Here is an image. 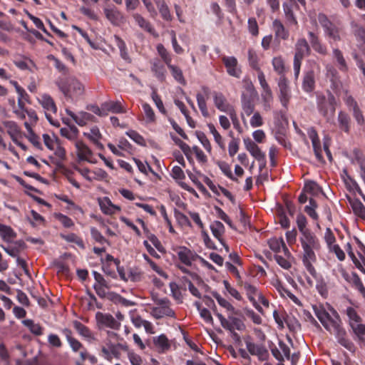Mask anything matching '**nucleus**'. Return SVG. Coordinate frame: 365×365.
<instances>
[{
    "mask_svg": "<svg viewBox=\"0 0 365 365\" xmlns=\"http://www.w3.org/2000/svg\"><path fill=\"white\" fill-rule=\"evenodd\" d=\"M189 249L186 247H180L178 255L179 259L187 266H191L192 262L190 260V254L187 252Z\"/></svg>",
    "mask_w": 365,
    "mask_h": 365,
    "instance_id": "obj_34",
    "label": "nucleus"
},
{
    "mask_svg": "<svg viewBox=\"0 0 365 365\" xmlns=\"http://www.w3.org/2000/svg\"><path fill=\"white\" fill-rule=\"evenodd\" d=\"M352 277L353 284L365 298V287H364L361 279L356 272H352Z\"/></svg>",
    "mask_w": 365,
    "mask_h": 365,
    "instance_id": "obj_53",
    "label": "nucleus"
},
{
    "mask_svg": "<svg viewBox=\"0 0 365 365\" xmlns=\"http://www.w3.org/2000/svg\"><path fill=\"white\" fill-rule=\"evenodd\" d=\"M307 223L306 217L302 213H299L297 217V224L301 233L310 231L309 229L306 228Z\"/></svg>",
    "mask_w": 365,
    "mask_h": 365,
    "instance_id": "obj_52",
    "label": "nucleus"
},
{
    "mask_svg": "<svg viewBox=\"0 0 365 365\" xmlns=\"http://www.w3.org/2000/svg\"><path fill=\"white\" fill-rule=\"evenodd\" d=\"M277 215L279 218V223L282 227L287 229L289 227V220L286 216L284 210L282 205L279 206L277 208Z\"/></svg>",
    "mask_w": 365,
    "mask_h": 365,
    "instance_id": "obj_43",
    "label": "nucleus"
},
{
    "mask_svg": "<svg viewBox=\"0 0 365 365\" xmlns=\"http://www.w3.org/2000/svg\"><path fill=\"white\" fill-rule=\"evenodd\" d=\"M170 291L172 292V296L176 299L182 302V294L180 291L179 290L180 287L178 284H177L175 282H170Z\"/></svg>",
    "mask_w": 365,
    "mask_h": 365,
    "instance_id": "obj_61",
    "label": "nucleus"
},
{
    "mask_svg": "<svg viewBox=\"0 0 365 365\" xmlns=\"http://www.w3.org/2000/svg\"><path fill=\"white\" fill-rule=\"evenodd\" d=\"M134 18L141 28H143L146 31L151 32L153 30L151 25L143 16L139 14H135L134 15Z\"/></svg>",
    "mask_w": 365,
    "mask_h": 365,
    "instance_id": "obj_57",
    "label": "nucleus"
},
{
    "mask_svg": "<svg viewBox=\"0 0 365 365\" xmlns=\"http://www.w3.org/2000/svg\"><path fill=\"white\" fill-rule=\"evenodd\" d=\"M256 355L258 356L259 361H266L269 358L268 351L263 345H259V346H257Z\"/></svg>",
    "mask_w": 365,
    "mask_h": 365,
    "instance_id": "obj_63",
    "label": "nucleus"
},
{
    "mask_svg": "<svg viewBox=\"0 0 365 365\" xmlns=\"http://www.w3.org/2000/svg\"><path fill=\"white\" fill-rule=\"evenodd\" d=\"M217 165L219 166V168H220V170H222V172L227 177L229 178L230 179H231L233 181H237V178H235L231 170H230V165L225 163V162H222V161H218L217 163Z\"/></svg>",
    "mask_w": 365,
    "mask_h": 365,
    "instance_id": "obj_44",
    "label": "nucleus"
},
{
    "mask_svg": "<svg viewBox=\"0 0 365 365\" xmlns=\"http://www.w3.org/2000/svg\"><path fill=\"white\" fill-rule=\"evenodd\" d=\"M63 331L66 334L67 341H68L73 351H78L81 348H82V344L79 341L71 336V330L66 329Z\"/></svg>",
    "mask_w": 365,
    "mask_h": 365,
    "instance_id": "obj_31",
    "label": "nucleus"
},
{
    "mask_svg": "<svg viewBox=\"0 0 365 365\" xmlns=\"http://www.w3.org/2000/svg\"><path fill=\"white\" fill-rule=\"evenodd\" d=\"M331 326L334 328V334L338 340V342L349 351H354V344L351 341L346 337V332L345 329L341 327V325L336 321L333 322Z\"/></svg>",
    "mask_w": 365,
    "mask_h": 365,
    "instance_id": "obj_5",
    "label": "nucleus"
},
{
    "mask_svg": "<svg viewBox=\"0 0 365 365\" xmlns=\"http://www.w3.org/2000/svg\"><path fill=\"white\" fill-rule=\"evenodd\" d=\"M96 319L101 329L114 328V318L110 314L97 312Z\"/></svg>",
    "mask_w": 365,
    "mask_h": 365,
    "instance_id": "obj_10",
    "label": "nucleus"
},
{
    "mask_svg": "<svg viewBox=\"0 0 365 365\" xmlns=\"http://www.w3.org/2000/svg\"><path fill=\"white\" fill-rule=\"evenodd\" d=\"M331 73L332 75V77L331 78V88H332V90L334 91V93L336 95H339L340 92H341V89L342 88V84H341V81L338 79L337 76H336V71L334 69L333 71H331Z\"/></svg>",
    "mask_w": 365,
    "mask_h": 365,
    "instance_id": "obj_38",
    "label": "nucleus"
},
{
    "mask_svg": "<svg viewBox=\"0 0 365 365\" xmlns=\"http://www.w3.org/2000/svg\"><path fill=\"white\" fill-rule=\"evenodd\" d=\"M148 238L159 252H165L164 247L162 245L161 242L155 235L150 234L148 235Z\"/></svg>",
    "mask_w": 365,
    "mask_h": 365,
    "instance_id": "obj_64",
    "label": "nucleus"
},
{
    "mask_svg": "<svg viewBox=\"0 0 365 365\" xmlns=\"http://www.w3.org/2000/svg\"><path fill=\"white\" fill-rule=\"evenodd\" d=\"M152 98L153 101L155 102L157 108L159 109V110L163 113H166V110L164 108L163 103L162 100L160 99V97L158 95L157 92L155 91H153L151 94Z\"/></svg>",
    "mask_w": 365,
    "mask_h": 365,
    "instance_id": "obj_62",
    "label": "nucleus"
},
{
    "mask_svg": "<svg viewBox=\"0 0 365 365\" xmlns=\"http://www.w3.org/2000/svg\"><path fill=\"white\" fill-rule=\"evenodd\" d=\"M153 342L156 346H160L163 351L170 348L168 339L165 334H161L158 337L154 338Z\"/></svg>",
    "mask_w": 365,
    "mask_h": 365,
    "instance_id": "obj_37",
    "label": "nucleus"
},
{
    "mask_svg": "<svg viewBox=\"0 0 365 365\" xmlns=\"http://www.w3.org/2000/svg\"><path fill=\"white\" fill-rule=\"evenodd\" d=\"M213 97L215 106L221 111H227L228 105L225 104L226 99L224 95L221 93L214 92Z\"/></svg>",
    "mask_w": 365,
    "mask_h": 365,
    "instance_id": "obj_26",
    "label": "nucleus"
},
{
    "mask_svg": "<svg viewBox=\"0 0 365 365\" xmlns=\"http://www.w3.org/2000/svg\"><path fill=\"white\" fill-rule=\"evenodd\" d=\"M222 62L227 68V72L230 76L240 78L241 69L237 67V60L234 56H223L222 58Z\"/></svg>",
    "mask_w": 365,
    "mask_h": 365,
    "instance_id": "obj_6",
    "label": "nucleus"
},
{
    "mask_svg": "<svg viewBox=\"0 0 365 365\" xmlns=\"http://www.w3.org/2000/svg\"><path fill=\"white\" fill-rule=\"evenodd\" d=\"M75 147L76 148L78 158L80 160L91 162L92 152L84 143L81 140L76 141Z\"/></svg>",
    "mask_w": 365,
    "mask_h": 365,
    "instance_id": "obj_12",
    "label": "nucleus"
},
{
    "mask_svg": "<svg viewBox=\"0 0 365 365\" xmlns=\"http://www.w3.org/2000/svg\"><path fill=\"white\" fill-rule=\"evenodd\" d=\"M2 124L12 140L21 136V128L15 121L4 120Z\"/></svg>",
    "mask_w": 365,
    "mask_h": 365,
    "instance_id": "obj_14",
    "label": "nucleus"
},
{
    "mask_svg": "<svg viewBox=\"0 0 365 365\" xmlns=\"http://www.w3.org/2000/svg\"><path fill=\"white\" fill-rule=\"evenodd\" d=\"M279 89V98L282 106L287 108V104L290 99V94L289 92L288 81L284 76H281L278 82Z\"/></svg>",
    "mask_w": 365,
    "mask_h": 365,
    "instance_id": "obj_7",
    "label": "nucleus"
},
{
    "mask_svg": "<svg viewBox=\"0 0 365 365\" xmlns=\"http://www.w3.org/2000/svg\"><path fill=\"white\" fill-rule=\"evenodd\" d=\"M303 192H307L312 196H317L321 193L324 197H327L322 188L314 180H307L305 182Z\"/></svg>",
    "mask_w": 365,
    "mask_h": 365,
    "instance_id": "obj_18",
    "label": "nucleus"
},
{
    "mask_svg": "<svg viewBox=\"0 0 365 365\" xmlns=\"http://www.w3.org/2000/svg\"><path fill=\"white\" fill-rule=\"evenodd\" d=\"M210 133L213 135L215 142L219 145L221 148H224V144L222 138L220 134L215 129V125L212 123L207 124Z\"/></svg>",
    "mask_w": 365,
    "mask_h": 365,
    "instance_id": "obj_55",
    "label": "nucleus"
},
{
    "mask_svg": "<svg viewBox=\"0 0 365 365\" xmlns=\"http://www.w3.org/2000/svg\"><path fill=\"white\" fill-rule=\"evenodd\" d=\"M152 71L153 72H155V76H157L158 78H159L161 81H163L164 79L165 68H164V66L163 65L160 64V63L158 61L154 62L153 63Z\"/></svg>",
    "mask_w": 365,
    "mask_h": 365,
    "instance_id": "obj_51",
    "label": "nucleus"
},
{
    "mask_svg": "<svg viewBox=\"0 0 365 365\" xmlns=\"http://www.w3.org/2000/svg\"><path fill=\"white\" fill-rule=\"evenodd\" d=\"M88 110L99 116L107 115L108 112L114 111V102L105 103L99 108L95 105H91L87 107Z\"/></svg>",
    "mask_w": 365,
    "mask_h": 365,
    "instance_id": "obj_13",
    "label": "nucleus"
},
{
    "mask_svg": "<svg viewBox=\"0 0 365 365\" xmlns=\"http://www.w3.org/2000/svg\"><path fill=\"white\" fill-rule=\"evenodd\" d=\"M303 250H304V255L302 258V262L306 261H312V262H316L317 257L315 255V253L314 250V248L307 247V245L304 246Z\"/></svg>",
    "mask_w": 365,
    "mask_h": 365,
    "instance_id": "obj_41",
    "label": "nucleus"
},
{
    "mask_svg": "<svg viewBox=\"0 0 365 365\" xmlns=\"http://www.w3.org/2000/svg\"><path fill=\"white\" fill-rule=\"evenodd\" d=\"M55 83L64 96L71 100L77 98L83 93V85L74 78L60 76L56 80Z\"/></svg>",
    "mask_w": 365,
    "mask_h": 365,
    "instance_id": "obj_1",
    "label": "nucleus"
},
{
    "mask_svg": "<svg viewBox=\"0 0 365 365\" xmlns=\"http://www.w3.org/2000/svg\"><path fill=\"white\" fill-rule=\"evenodd\" d=\"M54 217L61 222L64 227L69 228L74 225L72 219L62 213H55Z\"/></svg>",
    "mask_w": 365,
    "mask_h": 365,
    "instance_id": "obj_36",
    "label": "nucleus"
},
{
    "mask_svg": "<svg viewBox=\"0 0 365 365\" xmlns=\"http://www.w3.org/2000/svg\"><path fill=\"white\" fill-rule=\"evenodd\" d=\"M74 327L78 332L83 337L88 339H93V334L91 330L82 323L79 322H75Z\"/></svg>",
    "mask_w": 365,
    "mask_h": 365,
    "instance_id": "obj_33",
    "label": "nucleus"
},
{
    "mask_svg": "<svg viewBox=\"0 0 365 365\" xmlns=\"http://www.w3.org/2000/svg\"><path fill=\"white\" fill-rule=\"evenodd\" d=\"M350 117L349 115L343 111L339 112L338 115V121L339 128L346 133L349 132L350 129Z\"/></svg>",
    "mask_w": 365,
    "mask_h": 365,
    "instance_id": "obj_22",
    "label": "nucleus"
},
{
    "mask_svg": "<svg viewBox=\"0 0 365 365\" xmlns=\"http://www.w3.org/2000/svg\"><path fill=\"white\" fill-rule=\"evenodd\" d=\"M93 288L101 298H106L110 301L114 300V293L108 292L110 287L93 286Z\"/></svg>",
    "mask_w": 365,
    "mask_h": 365,
    "instance_id": "obj_30",
    "label": "nucleus"
},
{
    "mask_svg": "<svg viewBox=\"0 0 365 365\" xmlns=\"http://www.w3.org/2000/svg\"><path fill=\"white\" fill-rule=\"evenodd\" d=\"M99 205L105 214L111 215L114 212V205L107 197L99 199Z\"/></svg>",
    "mask_w": 365,
    "mask_h": 365,
    "instance_id": "obj_24",
    "label": "nucleus"
},
{
    "mask_svg": "<svg viewBox=\"0 0 365 365\" xmlns=\"http://www.w3.org/2000/svg\"><path fill=\"white\" fill-rule=\"evenodd\" d=\"M88 137L93 142L96 147L99 149H102L103 145L99 142V139L101 138L99 129L97 127H93L89 133H85Z\"/></svg>",
    "mask_w": 365,
    "mask_h": 365,
    "instance_id": "obj_27",
    "label": "nucleus"
},
{
    "mask_svg": "<svg viewBox=\"0 0 365 365\" xmlns=\"http://www.w3.org/2000/svg\"><path fill=\"white\" fill-rule=\"evenodd\" d=\"M350 326L356 336L365 335V325L359 323L350 322Z\"/></svg>",
    "mask_w": 365,
    "mask_h": 365,
    "instance_id": "obj_59",
    "label": "nucleus"
},
{
    "mask_svg": "<svg viewBox=\"0 0 365 365\" xmlns=\"http://www.w3.org/2000/svg\"><path fill=\"white\" fill-rule=\"evenodd\" d=\"M181 280L187 284L188 289L193 296L199 299L202 298L201 294L198 289L193 285L192 282L187 277H182Z\"/></svg>",
    "mask_w": 365,
    "mask_h": 365,
    "instance_id": "obj_58",
    "label": "nucleus"
},
{
    "mask_svg": "<svg viewBox=\"0 0 365 365\" xmlns=\"http://www.w3.org/2000/svg\"><path fill=\"white\" fill-rule=\"evenodd\" d=\"M314 73L313 71H307L303 79L302 87L306 92H312L314 88Z\"/></svg>",
    "mask_w": 365,
    "mask_h": 365,
    "instance_id": "obj_19",
    "label": "nucleus"
},
{
    "mask_svg": "<svg viewBox=\"0 0 365 365\" xmlns=\"http://www.w3.org/2000/svg\"><path fill=\"white\" fill-rule=\"evenodd\" d=\"M143 278V273L138 268L129 269L128 272V279L132 282H140Z\"/></svg>",
    "mask_w": 365,
    "mask_h": 365,
    "instance_id": "obj_47",
    "label": "nucleus"
},
{
    "mask_svg": "<svg viewBox=\"0 0 365 365\" xmlns=\"http://www.w3.org/2000/svg\"><path fill=\"white\" fill-rule=\"evenodd\" d=\"M211 294L217 299L221 307L225 308L229 312L234 310V307L226 299L222 298L216 291H212Z\"/></svg>",
    "mask_w": 365,
    "mask_h": 365,
    "instance_id": "obj_40",
    "label": "nucleus"
},
{
    "mask_svg": "<svg viewBox=\"0 0 365 365\" xmlns=\"http://www.w3.org/2000/svg\"><path fill=\"white\" fill-rule=\"evenodd\" d=\"M115 41L117 43V46L119 48L120 51V57L127 63H130L132 62V59L130 57L128 50L125 46V42L120 39L119 37L115 36Z\"/></svg>",
    "mask_w": 365,
    "mask_h": 365,
    "instance_id": "obj_21",
    "label": "nucleus"
},
{
    "mask_svg": "<svg viewBox=\"0 0 365 365\" xmlns=\"http://www.w3.org/2000/svg\"><path fill=\"white\" fill-rule=\"evenodd\" d=\"M309 34L310 36V43L312 46L313 48L315 51H317L321 53H323L324 52V49L321 46L318 38L315 36V34L313 32H309Z\"/></svg>",
    "mask_w": 365,
    "mask_h": 365,
    "instance_id": "obj_54",
    "label": "nucleus"
},
{
    "mask_svg": "<svg viewBox=\"0 0 365 365\" xmlns=\"http://www.w3.org/2000/svg\"><path fill=\"white\" fill-rule=\"evenodd\" d=\"M66 112L80 126H83L89 122H94L96 120L95 116L87 112H80L78 114H75L68 108L66 109Z\"/></svg>",
    "mask_w": 365,
    "mask_h": 365,
    "instance_id": "obj_8",
    "label": "nucleus"
},
{
    "mask_svg": "<svg viewBox=\"0 0 365 365\" xmlns=\"http://www.w3.org/2000/svg\"><path fill=\"white\" fill-rule=\"evenodd\" d=\"M168 67L170 70L171 73H172L173 76L174 77V78L177 81H178L180 83L185 85V80L183 77L182 70L180 68H178V66H173L171 64H169L168 66Z\"/></svg>",
    "mask_w": 365,
    "mask_h": 365,
    "instance_id": "obj_35",
    "label": "nucleus"
},
{
    "mask_svg": "<svg viewBox=\"0 0 365 365\" xmlns=\"http://www.w3.org/2000/svg\"><path fill=\"white\" fill-rule=\"evenodd\" d=\"M39 103L45 110V115L49 123L55 126H60V123L57 120H54L50 113H56L57 107L51 96L48 94H43L38 99Z\"/></svg>",
    "mask_w": 365,
    "mask_h": 365,
    "instance_id": "obj_4",
    "label": "nucleus"
},
{
    "mask_svg": "<svg viewBox=\"0 0 365 365\" xmlns=\"http://www.w3.org/2000/svg\"><path fill=\"white\" fill-rule=\"evenodd\" d=\"M210 230L213 236L218 240L222 239V235L225 233V228L221 222L215 220L213 224L210 225Z\"/></svg>",
    "mask_w": 365,
    "mask_h": 365,
    "instance_id": "obj_23",
    "label": "nucleus"
},
{
    "mask_svg": "<svg viewBox=\"0 0 365 365\" xmlns=\"http://www.w3.org/2000/svg\"><path fill=\"white\" fill-rule=\"evenodd\" d=\"M195 135L197 138V139L199 140V141L202 143V145H203L205 149L207 152L210 153L211 150H212V147H211L210 140L207 139L205 134L202 131L197 130V131H195Z\"/></svg>",
    "mask_w": 365,
    "mask_h": 365,
    "instance_id": "obj_42",
    "label": "nucleus"
},
{
    "mask_svg": "<svg viewBox=\"0 0 365 365\" xmlns=\"http://www.w3.org/2000/svg\"><path fill=\"white\" fill-rule=\"evenodd\" d=\"M272 65L274 70L279 73H283L284 71V61L280 57H275L272 60Z\"/></svg>",
    "mask_w": 365,
    "mask_h": 365,
    "instance_id": "obj_60",
    "label": "nucleus"
},
{
    "mask_svg": "<svg viewBox=\"0 0 365 365\" xmlns=\"http://www.w3.org/2000/svg\"><path fill=\"white\" fill-rule=\"evenodd\" d=\"M197 101L200 110L204 117H208L209 113L207 108L206 101L205 97L201 93L197 94Z\"/></svg>",
    "mask_w": 365,
    "mask_h": 365,
    "instance_id": "obj_45",
    "label": "nucleus"
},
{
    "mask_svg": "<svg viewBox=\"0 0 365 365\" xmlns=\"http://www.w3.org/2000/svg\"><path fill=\"white\" fill-rule=\"evenodd\" d=\"M133 322L136 327H140L143 325L148 333L153 334V326L149 322L143 319L140 317H138L133 320Z\"/></svg>",
    "mask_w": 365,
    "mask_h": 365,
    "instance_id": "obj_46",
    "label": "nucleus"
},
{
    "mask_svg": "<svg viewBox=\"0 0 365 365\" xmlns=\"http://www.w3.org/2000/svg\"><path fill=\"white\" fill-rule=\"evenodd\" d=\"M347 200L353 210L354 213L365 220V207L357 198H351L347 196Z\"/></svg>",
    "mask_w": 365,
    "mask_h": 365,
    "instance_id": "obj_16",
    "label": "nucleus"
},
{
    "mask_svg": "<svg viewBox=\"0 0 365 365\" xmlns=\"http://www.w3.org/2000/svg\"><path fill=\"white\" fill-rule=\"evenodd\" d=\"M60 237H61V238L66 240V242H73V243L76 244L78 247H80L81 248H82V249L85 248V245H84L83 240L81 237H79L77 235H76L75 233H70L68 235L61 233V234H60Z\"/></svg>",
    "mask_w": 365,
    "mask_h": 365,
    "instance_id": "obj_29",
    "label": "nucleus"
},
{
    "mask_svg": "<svg viewBox=\"0 0 365 365\" xmlns=\"http://www.w3.org/2000/svg\"><path fill=\"white\" fill-rule=\"evenodd\" d=\"M334 56L335 58L336 59L338 63L339 64L340 70L341 71H346L347 70V66L345 59L344 58V56L342 55V53L340 50L338 48H336L333 51Z\"/></svg>",
    "mask_w": 365,
    "mask_h": 365,
    "instance_id": "obj_48",
    "label": "nucleus"
},
{
    "mask_svg": "<svg viewBox=\"0 0 365 365\" xmlns=\"http://www.w3.org/2000/svg\"><path fill=\"white\" fill-rule=\"evenodd\" d=\"M310 48L304 38L298 40L296 44V53L294 58V70L295 78H297L300 71L301 61L303 58L309 55Z\"/></svg>",
    "mask_w": 365,
    "mask_h": 365,
    "instance_id": "obj_3",
    "label": "nucleus"
},
{
    "mask_svg": "<svg viewBox=\"0 0 365 365\" xmlns=\"http://www.w3.org/2000/svg\"><path fill=\"white\" fill-rule=\"evenodd\" d=\"M157 50L161 58L163 59L165 63L168 66L170 64L171 58L169 56L168 52L163 44H158L157 46Z\"/></svg>",
    "mask_w": 365,
    "mask_h": 365,
    "instance_id": "obj_56",
    "label": "nucleus"
},
{
    "mask_svg": "<svg viewBox=\"0 0 365 365\" xmlns=\"http://www.w3.org/2000/svg\"><path fill=\"white\" fill-rule=\"evenodd\" d=\"M16 244L19 245V247H12V248H8L2 246V248L4 250V251L9 255L10 256L13 257H18L20 250L21 249H24L26 247V244L23 241H18L16 242Z\"/></svg>",
    "mask_w": 365,
    "mask_h": 365,
    "instance_id": "obj_39",
    "label": "nucleus"
},
{
    "mask_svg": "<svg viewBox=\"0 0 365 365\" xmlns=\"http://www.w3.org/2000/svg\"><path fill=\"white\" fill-rule=\"evenodd\" d=\"M302 237L300 238V242L302 247L307 245V247L314 248L316 250L320 249V244L317 237L311 232V231L302 233Z\"/></svg>",
    "mask_w": 365,
    "mask_h": 365,
    "instance_id": "obj_11",
    "label": "nucleus"
},
{
    "mask_svg": "<svg viewBox=\"0 0 365 365\" xmlns=\"http://www.w3.org/2000/svg\"><path fill=\"white\" fill-rule=\"evenodd\" d=\"M242 108L247 115H251L255 110L254 104L250 99H247L245 94H242Z\"/></svg>",
    "mask_w": 365,
    "mask_h": 365,
    "instance_id": "obj_50",
    "label": "nucleus"
},
{
    "mask_svg": "<svg viewBox=\"0 0 365 365\" xmlns=\"http://www.w3.org/2000/svg\"><path fill=\"white\" fill-rule=\"evenodd\" d=\"M23 324L29 328L30 331L36 336L43 334V327L39 324H36L31 319H26L23 321Z\"/></svg>",
    "mask_w": 365,
    "mask_h": 365,
    "instance_id": "obj_25",
    "label": "nucleus"
},
{
    "mask_svg": "<svg viewBox=\"0 0 365 365\" xmlns=\"http://www.w3.org/2000/svg\"><path fill=\"white\" fill-rule=\"evenodd\" d=\"M0 236L4 241L9 242L16 237V234L11 227L0 224Z\"/></svg>",
    "mask_w": 365,
    "mask_h": 365,
    "instance_id": "obj_28",
    "label": "nucleus"
},
{
    "mask_svg": "<svg viewBox=\"0 0 365 365\" xmlns=\"http://www.w3.org/2000/svg\"><path fill=\"white\" fill-rule=\"evenodd\" d=\"M273 28L277 38H281L284 40L288 38V31L285 30L284 25L279 20L275 19L273 21Z\"/></svg>",
    "mask_w": 365,
    "mask_h": 365,
    "instance_id": "obj_20",
    "label": "nucleus"
},
{
    "mask_svg": "<svg viewBox=\"0 0 365 365\" xmlns=\"http://www.w3.org/2000/svg\"><path fill=\"white\" fill-rule=\"evenodd\" d=\"M101 356L108 361H111L114 356V345L110 339L108 340V342L106 343V346H103Z\"/></svg>",
    "mask_w": 365,
    "mask_h": 365,
    "instance_id": "obj_32",
    "label": "nucleus"
},
{
    "mask_svg": "<svg viewBox=\"0 0 365 365\" xmlns=\"http://www.w3.org/2000/svg\"><path fill=\"white\" fill-rule=\"evenodd\" d=\"M244 143L246 149L257 161H264L265 155L255 142L247 138L244 139Z\"/></svg>",
    "mask_w": 365,
    "mask_h": 365,
    "instance_id": "obj_9",
    "label": "nucleus"
},
{
    "mask_svg": "<svg viewBox=\"0 0 365 365\" xmlns=\"http://www.w3.org/2000/svg\"><path fill=\"white\" fill-rule=\"evenodd\" d=\"M335 105V97L330 92H329L327 98L323 96L318 102V109L320 113L326 118L327 122H330L334 119Z\"/></svg>",
    "mask_w": 365,
    "mask_h": 365,
    "instance_id": "obj_2",
    "label": "nucleus"
},
{
    "mask_svg": "<svg viewBox=\"0 0 365 365\" xmlns=\"http://www.w3.org/2000/svg\"><path fill=\"white\" fill-rule=\"evenodd\" d=\"M61 136L67 138L68 140L73 142L76 144L78 141V137L79 134L78 129L74 125H68L67 127L61 128L60 130Z\"/></svg>",
    "mask_w": 365,
    "mask_h": 365,
    "instance_id": "obj_15",
    "label": "nucleus"
},
{
    "mask_svg": "<svg viewBox=\"0 0 365 365\" xmlns=\"http://www.w3.org/2000/svg\"><path fill=\"white\" fill-rule=\"evenodd\" d=\"M313 309L314 310V313L318 318V319L320 321V322L322 324V325L324 327V328L327 330H329V324L327 323V321H329L331 324V325L333 324V322H335L329 314L324 309H319L317 307V306H314Z\"/></svg>",
    "mask_w": 365,
    "mask_h": 365,
    "instance_id": "obj_17",
    "label": "nucleus"
},
{
    "mask_svg": "<svg viewBox=\"0 0 365 365\" xmlns=\"http://www.w3.org/2000/svg\"><path fill=\"white\" fill-rule=\"evenodd\" d=\"M13 84L15 87L16 93H18V99L26 101V102L29 103L30 97L24 88L20 86L16 81H14Z\"/></svg>",
    "mask_w": 365,
    "mask_h": 365,
    "instance_id": "obj_49",
    "label": "nucleus"
}]
</instances>
